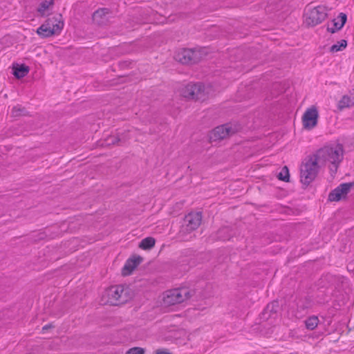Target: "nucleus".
Segmentation results:
<instances>
[{
	"instance_id": "f257e3e1",
	"label": "nucleus",
	"mask_w": 354,
	"mask_h": 354,
	"mask_svg": "<svg viewBox=\"0 0 354 354\" xmlns=\"http://www.w3.org/2000/svg\"><path fill=\"white\" fill-rule=\"evenodd\" d=\"M133 297V292L131 288L124 285L111 286L104 291L102 295L104 303L112 306L124 304L131 300Z\"/></svg>"
},
{
	"instance_id": "f03ea898",
	"label": "nucleus",
	"mask_w": 354,
	"mask_h": 354,
	"mask_svg": "<svg viewBox=\"0 0 354 354\" xmlns=\"http://www.w3.org/2000/svg\"><path fill=\"white\" fill-rule=\"evenodd\" d=\"M315 155L319 160L329 162L331 164L330 170L335 174L344 158V147L341 144L326 146L318 150Z\"/></svg>"
},
{
	"instance_id": "7ed1b4c3",
	"label": "nucleus",
	"mask_w": 354,
	"mask_h": 354,
	"mask_svg": "<svg viewBox=\"0 0 354 354\" xmlns=\"http://www.w3.org/2000/svg\"><path fill=\"white\" fill-rule=\"evenodd\" d=\"M319 159L315 154L306 158L300 167V178L302 184L308 185L317 176Z\"/></svg>"
},
{
	"instance_id": "20e7f679",
	"label": "nucleus",
	"mask_w": 354,
	"mask_h": 354,
	"mask_svg": "<svg viewBox=\"0 0 354 354\" xmlns=\"http://www.w3.org/2000/svg\"><path fill=\"white\" fill-rule=\"evenodd\" d=\"M327 9L325 6H318L314 8H308L304 13V24L308 27H314L327 17Z\"/></svg>"
},
{
	"instance_id": "39448f33",
	"label": "nucleus",
	"mask_w": 354,
	"mask_h": 354,
	"mask_svg": "<svg viewBox=\"0 0 354 354\" xmlns=\"http://www.w3.org/2000/svg\"><path fill=\"white\" fill-rule=\"evenodd\" d=\"M190 291L185 288L173 289L164 293L162 301L166 306L180 304L191 297Z\"/></svg>"
},
{
	"instance_id": "423d86ee",
	"label": "nucleus",
	"mask_w": 354,
	"mask_h": 354,
	"mask_svg": "<svg viewBox=\"0 0 354 354\" xmlns=\"http://www.w3.org/2000/svg\"><path fill=\"white\" fill-rule=\"evenodd\" d=\"M202 218V213L200 212H191L187 214L183 219L180 234L184 236L198 229L201 224Z\"/></svg>"
},
{
	"instance_id": "0eeeda50",
	"label": "nucleus",
	"mask_w": 354,
	"mask_h": 354,
	"mask_svg": "<svg viewBox=\"0 0 354 354\" xmlns=\"http://www.w3.org/2000/svg\"><path fill=\"white\" fill-rule=\"evenodd\" d=\"M174 57L183 64H194L201 61L202 53L196 48H184L177 52Z\"/></svg>"
},
{
	"instance_id": "6e6552de",
	"label": "nucleus",
	"mask_w": 354,
	"mask_h": 354,
	"mask_svg": "<svg viewBox=\"0 0 354 354\" xmlns=\"http://www.w3.org/2000/svg\"><path fill=\"white\" fill-rule=\"evenodd\" d=\"M180 93L189 100H205L206 98L205 86L201 83L188 84L181 89Z\"/></svg>"
},
{
	"instance_id": "1a4fd4ad",
	"label": "nucleus",
	"mask_w": 354,
	"mask_h": 354,
	"mask_svg": "<svg viewBox=\"0 0 354 354\" xmlns=\"http://www.w3.org/2000/svg\"><path fill=\"white\" fill-rule=\"evenodd\" d=\"M237 131L235 127L230 124L216 127L209 134L210 142H216L234 135Z\"/></svg>"
},
{
	"instance_id": "9d476101",
	"label": "nucleus",
	"mask_w": 354,
	"mask_h": 354,
	"mask_svg": "<svg viewBox=\"0 0 354 354\" xmlns=\"http://www.w3.org/2000/svg\"><path fill=\"white\" fill-rule=\"evenodd\" d=\"M354 187V182L340 184L328 194V201H339L346 198L351 189Z\"/></svg>"
},
{
	"instance_id": "9b49d317",
	"label": "nucleus",
	"mask_w": 354,
	"mask_h": 354,
	"mask_svg": "<svg viewBox=\"0 0 354 354\" xmlns=\"http://www.w3.org/2000/svg\"><path fill=\"white\" fill-rule=\"evenodd\" d=\"M318 111L316 107L311 106L303 115L302 122L305 129H311L317 124Z\"/></svg>"
},
{
	"instance_id": "f8f14e48",
	"label": "nucleus",
	"mask_w": 354,
	"mask_h": 354,
	"mask_svg": "<svg viewBox=\"0 0 354 354\" xmlns=\"http://www.w3.org/2000/svg\"><path fill=\"white\" fill-rule=\"evenodd\" d=\"M44 23L48 28L53 30L56 35L61 32L64 25L63 17L61 14H56L55 15L48 18Z\"/></svg>"
},
{
	"instance_id": "ddd939ff",
	"label": "nucleus",
	"mask_w": 354,
	"mask_h": 354,
	"mask_svg": "<svg viewBox=\"0 0 354 354\" xmlns=\"http://www.w3.org/2000/svg\"><path fill=\"white\" fill-rule=\"evenodd\" d=\"M109 13L108 8L98 9L93 14V21L99 26H105L109 22Z\"/></svg>"
},
{
	"instance_id": "4468645a",
	"label": "nucleus",
	"mask_w": 354,
	"mask_h": 354,
	"mask_svg": "<svg viewBox=\"0 0 354 354\" xmlns=\"http://www.w3.org/2000/svg\"><path fill=\"white\" fill-rule=\"evenodd\" d=\"M233 235L232 230L229 227H223L216 233L209 236L212 241H226L229 240Z\"/></svg>"
},
{
	"instance_id": "2eb2a0df",
	"label": "nucleus",
	"mask_w": 354,
	"mask_h": 354,
	"mask_svg": "<svg viewBox=\"0 0 354 354\" xmlns=\"http://www.w3.org/2000/svg\"><path fill=\"white\" fill-rule=\"evenodd\" d=\"M142 261V258L140 256L129 259L122 268V274L124 276L129 275Z\"/></svg>"
},
{
	"instance_id": "dca6fc26",
	"label": "nucleus",
	"mask_w": 354,
	"mask_h": 354,
	"mask_svg": "<svg viewBox=\"0 0 354 354\" xmlns=\"http://www.w3.org/2000/svg\"><path fill=\"white\" fill-rule=\"evenodd\" d=\"M127 133H118L116 135H111L107 137L104 140L105 145H118L120 142H124L129 139Z\"/></svg>"
},
{
	"instance_id": "f3484780",
	"label": "nucleus",
	"mask_w": 354,
	"mask_h": 354,
	"mask_svg": "<svg viewBox=\"0 0 354 354\" xmlns=\"http://www.w3.org/2000/svg\"><path fill=\"white\" fill-rule=\"evenodd\" d=\"M279 309V304L277 301H272L268 304L262 313V319H268L275 315Z\"/></svg>"
},
{
	"instance_id": "a211bd4d",
	"label": "nucleus",
	"mask_w": 354,
	"mask_h": 354,
	"mask_svg": "<svg viewBox=\"0 0 354 354\" xmlns=\"http://www.w3.org/2000/svg\"><path fill=\"white\" fill-rule=\"evenodd\" d=\"M337 19H339V21H337V19L333 20V25L335 28H328V30L331 33H334L340 30L344 26L346 22L347 16L345 13L341 12L339 15Z\"/></svg>"
},
{
	"instance_id": "6ab92c4d",
	"label": "nucleus",
	"mask_w": 354,
	"mask_h": 354,
	"mask_svg": "<svg viewBox=\"0 0 354 354\" xmlns=\"http://www.w3.org/2000/svg\"><path fill=\"white\" fill-rule=\"evenodd\" d=\"M37 34L41 38L50 37L54 35L55 31L48 28L45 23L42 24L37 30Z\"/></svg>"
},
{
	"instance_id": "aec40b11",
	"label": "nucleus",
	"mask_w": 354,
	"mask_h": 354,
	"mask_svg": "<svg viewBox=\"0 0 354 354\" xmlns=\"http://www.w3.org/2000/svg\"><path fill=\"white\" fill-rule=\"evenodd\" d=\"M354 104V97L348 95H344L338 102V109L342 110L345 108L350 107Z\"/></svg>"
},
{
	"instance_id": "412c9836",
	"label": "nucleus",
	"mask_w": 354,
	"mask_h": 354,
	"mask_svg": "<svg viewBox=\"0 0 354 354\" xmlns=\"http://www.w3.org/2000/svg\"><path fill=\"white\" fill-rule=\"evenodd\" d=\"M29 71V68L24 64L19 67L14 68L13 75L17 78L21 79L25 77Z\"/></svg>"
},
{
	"instance_id": "4be33fe9",
	"label": "nucleus",
	"mask_w": 354,
	"mask_h": 354,
	"mask_svg": "<svg viewBox=\"0 0 354 354\" xmlns=\"http://www.w3.org/2000/svg\"><path fill=\"white\" fill-rule=\"evenodd\" d=\"M156 241L153 237H147L141 241L139 247L142 250H150L155 245Z\"/></svg>"
},
{
	"instance_id": "5701e85b",
	"label": "nucleus",
	"mask_w": 354,
	"mask_h": 354,
	"mask_svg": "<svg viewBox=\"0 0 354 354\" xmlns=\"http://www.w3.org/2000/svg\"><path fill=\"white\" fill-rule=\"evenodd\" d=\"M54 3V0H44L42 1L37 8V12L41 15L44 16L46 11L49 9Z\"/></svg>"
},
{
	"instance_id": "b1692460",
	"label": "nucleus",
	"mask_w": 354,
	"mask_h": 354,
	"mask_svg": "<svg viewBox=\"0 0 354 354\" xmlns=\"http://www.w3.org/2000/svg\"><path fill=\"white\" fill-rule=\"evenodd\" d=\"M319 319L316 316L308 317L305 321V326L308 330H314L318 325Z\"/></svg>"
},
{
	"instance_id": "393cba45",
	"label": "nucleus",
	"mask_w": 354,
	"mask_h": 354,
	"mask_svg": "<svg viewBox=\"0 0 354 354\" xmlns=\"http://www.w3.org/2000/svg\"><path fill=\"white\" fill-rule=\"evenodd\" d=\"M347 46V41L346 39H342L341 41H338L337 44L333 45L330 48V51L332 53L341 51L343 49H344Z\"/></svg>"
},
{
	"instance_id": "a878e982",
	"label": "nucleus",
	"mask_w": 354,
	"mask_h": 354,
	"mask_svg": "<svg viewBox=\"0 0 354 354\" xmlns=\"http://www.w3.org/2000/svg\"><path fill=\"white\" fill-rule=\"evenodd\" d=\"M278 178L284 182H289V171L286 166H284L280 173L278 174Z\"/></svg>"
},
{
	"instance_id": "bb28decb",
	"label": "nucleus",
	"mask_w": 354,
	"mask_h": 354,
	"mask_svg": "<svg viewBox=\"0 0 354 354\" xmlns=\"http://www.w3.org/2000/svg\"><path fill=\"white\" fill-rule=\"evenodd\" d=\"M26 114V109L19 105L15 106L12 108V115L14 117H18Z\"/></svg>"
},
{
	"instance_id": "cd10ccee",
	"label": "nucleus",
	"mask_w": 354,
	"mask_h": 354,
	"mask_svg": "<svg viewBox=\"0 0 354 354\" xmlns=\"http://www.w3.org/2000/svg\"><path fill=\"white\" fill-rule=\"evenodd\" d=\"M126 354H145V349L140 347L130 348Z\"/></svg>"
},
{
	"instance_id": "c85d7f7f",
	"label": "nucleus",
	"mask_w": 354,
	"mask_h": 354,
	"mask_svg": "<svg viewBox=\"0 0 354 354\" xmlns=\"http://www.w3.org/2000/svg\"><path fill=\"white\" fill-rule=\"evenodd\" d=\"M156 354H171V353L169 352H167V351L165 350H161V349H158L156 351Z\"/></svg>"
},
{
	"instance_id": "c756f323",
	"label": "nucleus",
	"mask_w": 354,
	"mask_h": 354,
	"mask_svg": "<svg viewBox=\"0 0 354 354\" xmlns=\"http://www.w3.org/2000/svg\"><path fill=\"white\" fill-rule=\"evenodd\" d=\"M52 326L50 324H47V325H45L43 328H42V330H47L50 328H51Z\"/></svg>"
},
{
	"instance_id": "7c9ffc66",
	"label": "nucleus",
	"mask_w": 354,
	"mask_h": 354,
	"mask_svg": "<svg viewBox=\"0 0 354 354\" xmlns=\"http://www.w3.org/2000/svg\"><path fill=\"white\" fill-rule=\"evenodd\" d=\"M39 235H40V236H39V239H44V236H43V234H40Z\"/></svg>"
},
{
	"instance_id": "2f4dec72",
	"label": "nucleus",
	"mask_w": 354,
	"mask_h": 354,
	"mask_svg": "<svg viewBox=\"0 0 354 354\" xmlns=\"http://www.w3.org/2000/svg\"><path fill=\"white\" fill-rule=\"evenodd\" d=\"M352 95H354V88H353V93H352ZM353 97H354V96H353Z\"/></svg>"
}]
</instances>
